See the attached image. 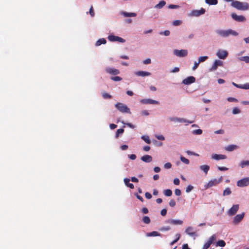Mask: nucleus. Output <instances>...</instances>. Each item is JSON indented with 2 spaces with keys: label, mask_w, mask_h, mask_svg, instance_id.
<instances>
[{
  "label": "nucleus",
  "mask_w": 249,
  "mask_h": 249,
  "mask_svg": "<svg viewBox=\"0 0 249 249\" xmlns=\"http://www.w3.org/2000/svg\"><path fill=\"white\" fill-rule=\"evenodd\" d=\"M238 148V146L236 145H230L225 147V150L228 151H232Z\"/></svg>",
  "instance_id": "393cba45"
},
{
  "label": "nucleus",
  "mask_w": 249,
  "mask_h": 249,
  "mask_svg": "<svg viewBox=\"0 0 249 249\" xmlns=\"http://www.w3.org/2000/svg\"><path fill=\"white\" fill-rule=\"evenodd\" d=\"M231 6L239 10L246 11L249 9V4L248 2H243L237 0L233 1Z\"/></svg>",
  "instance_id": "f257e3e1"
},
{
  "label": "nucleus",
  "mask_w": 249,
  "mask_h": 249,
  "mask_svg": "<svg viewBox=\"0 0 249 249\" xmlns=\"http://www.w3.org/2000/svg\"><path fill=\"white\" fill-rule=\"evenodd\" d=\"M121 14L125 17H135L137 16L135 13H128L126 12H122Z\"/></svg>",
  "instance_id": "4be33fe9"
},
{
  "label": "nucleus",
  "mask_w": 249,
  "mask_h": 249,
  "mask_svg": "<svg viewBox=\"0 0 249 249\" xmlns=\"http://www.w3.org/2000/svg\"><path fill=\"white\" fill-rule=\"evenodd\" d=\"M181 191L178 189H176L175 190V194L177 196H179L181 195Z\"/></svg>",
  "instance_id": "4d7b16f0"
},
{
  "label": "nucleus",
  "mask_w": 249,
  "mask_h": 249,
  "mask_svg": "<svg viewBox=\"0 0 249 249\" xmlns=\"http://www.w3.org/2000/svg\"><path fill=\"white\" fill-rule=\"evenodd\" d=\"M222 180V178L220 177L218 179H214L209 181L208 183L206 185V188H209L213 186H216L220 183Z\"/></svg>",
  "instance_id": "20e7f679"
},
{
  "label": "nucleus",
  "mask_w": 249,
  "mask_h": 249,
  "mask_svg": "<svg viewBox=\"0 0 249 249\" xmlns=\"http://www.w3.org/2000/svg\"><path fill=\"white\" fill-rule=\"evenodd\" d=\"M124 182L126 186L129 187L131 189H134V186L132 183H130V179L128 178H125L124 179Z\"/></svg>",
  "instance_id": "5701e85b"
},
{
  "label": "nucleus",
  "mask_w": 249,
  "mask_h": 249,
  "mask_svg": "<svg viewBox=\"0 0 249 249\" xmlns=\"http://www.w3.org/2000/svg\"><path fill=\"white\" fill-rule=\"evenodd\" d=\"M173 182H174V183L175 185H179V183H180V181H179V179H178V178H175V179H174Z\"/></svg>",
  "instance_id": "0e129e2a"
},
{
  "label": "nucleus",
  "mask_w": 249,
  "mask_h": 249,
  "mask_svg": "<svg viewBox=\"0 0 249 249\" xmlns=\"http://www.w3.org/2000/svg\"><path fill=\"white\" fill-rule=\"evenodd\" d=\"M216 235L215 234H213L209 238L208 241H211V244H212L214 241L216 240Z\"/></svg>",
  "instance_id": "a18cd8bd"
},
{
  "label": "nucleus",
  "mask_w": 249,
  "mask_h": 249,
  "mask_svg": "<svg viewBox=\"0 0 249 249\" xmlns=\"http://www.w3.org/2000/svg\"><path fill=\"white\" fill-rule=\"evenodd\" d=\"M186 153H187V154L189 155H195V156H198V154H196L193 152H191L190 151H186Z\"/></svg>",
  "instance_id": "e2e57ef3"
},
{
  "label": "nucleus",
  "mask_w": 249,
  "mask_h": 249,
  "mask_svg": "<svg viewBox=\"0 0 249 249\" xmlns=\"http://www.w3.org/2000/svg\"><path fill=\"white\" fill-rule=\"evenodd\" d=\"M174 53L175 55L179 57H185L187 54V51L186 50H175L174 51Z\"/></svg>",
  "instance_id": "1a4fd4ad"
},
{
  "label": "nucleus",
  "mask_w": 249,
  "mask_h": 249,
  "mask_svg": "<svg viewBox=\"0 0 249 249\" xmlns=\"http://www.w3.org/2000/svg\"><path fill=\"white\" fill-rule=\"evenodd\" d=\"M205 2L209 5H216L217 4V0H205Z\"/></svg>",
  "instance_id": "7c9ffc66"
},
{
  "label": "nucleus",
  "mask_w": 249,
  "mask_h": 249,
  "mask_svg": "<svg viewBox=\"0 0 249 249\" xmlns=\"http://www.w3.org/2000/svg\"><path fill=\"white\" fill-rule=\"evenodd\" d=\"M249 185V178H245L238 180L237 182V185L240 187H243Z\"/></svg>",
  "instance_id": "39448f33"
},
{
  "label": "nucleus",
  "mask_w": 249,
  "mask_h": 249,
  "mask_svg": "<svg viewBox=\"0 0 249 249\" xmlns=\"http://www.w3.org/2000/svg\"><path fill=\"white\" fill-rule=\"evenodd\" d=\"M228 53L223 50H218L216 52V56L220 59H225L228 56Z\"/></svg>",
  "instance_id": "423d86ee"
},
{
  "label": "nucleus",
  "mask_w": 249,
  "mask_h": 249,
  "mask_svg": "<svg viewBox=\"0 0 249 249\" xmlns=\"http://www.w3.org/2000/svg\"><path fill=\"white\" fill-rule=\"evenodd\" d=\"M141 102L143 104H156L159 105L160 103L158 101L151 99H144L141 101Z\"/></svg>",
  "instance_id": "ddd939ff"
},
{
  "label": "nucleus",
  "mask_w": 249,
  "mask_h": 249,
  "mask_svg": "<svg viewBox=\"0 0 249 249\" xmlns=\"http://www.w3.org/2000/svg\"><path fill=\"white\" fill-rule=\"evenodd\" d=\"M142 220L143 223H145L146 224H149L150 222V219L147 216H143V217L142 218Z\"/></svg>",
  "instance_id": "c9c22d12"
},
{
  "label": "nucleus",
  "mask_w": 249,
  "mask_h": 249,
  "mask_svg": "<svg viewBox=\"0 0 249 249\" xmlns=\"http://www.w3.org/2000/svg\"><path fill=\"white\" fill-rule=\"evenodd\" d=\"M239 205H233L232 207L228 211V213L229 215L232 216L235 214L239 209Z\"/></svg>",
  "instance_id": "9b49d317"
},
{
  "label": "nucleus",
  "mask_w": 249,
  "mask_h": 249,
  "mask_svg": "<svg viewBox=\"0 0 249 249\" xmlns=\"http://www.w3.org/2000/svg\"><path fill=\"white\" fill-rule=\"evenodd\" d=\"M231 16L232 18L237 21L242 22L246 20V18L243 16H238L234 13L232 14Z\"/></svg>",
  "instance_id": "2eb2a0df"
},
{
  "label": "nucleus",
  "mask_w": 249,
  "mask_h": 249,
  "mask_svg": "<svg viewBox=\"0 0 249 249\" xmlns=\"http://www.w3.org/2000/svg\"><path fill=\"white\" fill-rule=\"evenodd\" d=\"M200 168L202 170L205 174H207L209 170L210 167L207 165H203L200 166Z\"/></svg>",
  "instance_id": "a878e982"
},
{
  "label": "nucleus",
  "mask_w": 249,
  "mask_h": 249,
  "mask_svg": "<svg viewBox=\"0 0 249 249\" xmlns=\"http://www.w3.org/2000/svg\"><path fill=\"white\" fill-rule=\"evenodd\" d=\"M115 106L122 113H130V109L123 103H117L115 104Z\"/></svg>",
  "instance_id": "7ed1b4c3"
},
{
  "label": "nucleus",
  "mask_w": 249,
  "mask_h": 249,
  "mask_svg": "<svg viewBox=\"0 0 249 249\" xmlns=\"http://www.w3.org/2000/svg\"><path fill=\"white\" fill-rule=\"evenodd\" d=\"M110 79L114 81H120L122 79L121 77L118 76H112L110 77Z\"/></svg>",
  "instance_id": "37998d69"
},
{
  "label": "nucleus",
  "mask_w": 249,
  "mask_h": 249,
  "mask_svg": "<svg viewBox=\"0 0 249 249\" xmlns=\"http://www.w3.org/2000/svg\"><path fill=\"white\" fill-rule=\"evenodd\" d=\"M196 78L194 76H189L186 78L184 79L182 81V83L184 85H190L192 83H193L195 82Z\"/></svg>",
  "instance_id": "4468645a"
},
{
  "label": "nucleus",
  "mask_w": 249,
  "mask_h": 249,
  "mask_svg": "<svg viewBox=\"0 0 249 249\" xmlns=\"http://www.w3.org/2000/svg\"><path fill=\"white\" fill-rule=\"evenodd\" d=\"M106 71L107 73L112 75H117L120 73L119 70L113 68H107Z\"/></svg>",
  "instance_id": "dca6fc26"
},
{
  "label": "nucleus",
  "mask_w": 249,
  "mask_h": 249,
  "mask_svg": "<svg viewBox=\"0 0 249 249\" xmlns=\"http://www.w3.org/2000/svg\"><path fill=\"white\" fill-rule=\"evenodd\" d=\"M141 160L145 162H150L152 160V157L150 155H146L142 157Z\"/></svg>",
  "instance_id": "6ab92c4d"
},
{
  "label": "nucleus",
  "mask_w": 249,
  "mask_h": 249,
  "mask_svg": "<svg viewBox=\"0 0 249 249\" xmlns=\"http://www.w3.org/2000/svg\"><path fill=\"white\" fill-rule=\"evenodd\" d=\"M170 31L168 30H166L164 32H161L160 33V35H164L165 36H168L170 35Z\"/></svg>",
  "instance_id": "13d9d810"
},
{
  "label": "nucleus",
  "mask_w": 249,
  "mask_h": 249,
  "mask_svg": "<svg viewBox=\"0 0 249 249\" xmlns=\"http://www.w3.org/2000/svg\"><path fill=\"white\" fill-rule=\"evenodd\" d=\"M180 159L182 162L185 163L186 164H189L190 163L189 160L187 159L186 158L183 156H181L180 157Z\"/></svg>",
  "instance_id": "58836bf2"
},
{
  "label": "nucleus",
  "mask_w": 249,
  "mask_h": 249,
  "mask_svg": "<svg viewBox=\"0 0 249 249\" xmlns=\"http://www.w3.org/2000/svg\"><path fill=\"white\" fill-rule=\"evenodd\" d=\"M163 194L165 196H170L172 195V192L170 189H166L164 190Z\"/></svg>",
  "instance_id": "473e14b6"
},
{
  "label": "nucleus",
  "mask_w": 249,
  "mask_h": 249,
  "mask_svg": "<svg viewBox=\"0 0 249 249\" xmlns=\"http://www.w3.org/2000/svg\"><path fill=\"white\" fill-rule=\"evenodd\" d=\"M226 158H227V157L225 155L216 154H213L212 157V159L217 160H224V159H226Z\"/></svg>",
  "instance_id": "a211bd4d"
},
{
  "label": "nucleus",
  "mask_w": 249,
  "mask_h": 249,
  "mask_svg": "<svg viewBox=\"0 0 249 249\" xmlns=\"http://www.w3.org/2000/svg\"><path fill=\"white\" fill-rule=\"evenodd\" d=\"M169 204L171 207H173L176 205V202L174 199H171L170 200Z\"/></svg>",
  "instance_id": "603ef678"
},
{
  "label": "nucleus",
  "mask_w": 249,
  "mask_h": 249,
  "mask_svg": "<svg viewBox=\"0 0 249 249\" xmlns=\"http://www.w3.org/2000/svg\"><path fill=\"white\" fill-rule=\"evenodd\" d=\"M192 133L194 135H200L202 133V130L200 129H196L193 130Z\"/></svg>",
  "instance_id": "c03bdc74"
},
{
  "label": "nucleus",
  "mask_w": 249,
  "mask_h": 249,
  "mask_svg": "<svg viewBox=\"0 0 249 249\" xmlns=\"http://www.w3.org/2000/svg\"><path fill=\"white\" fill-rule=\"evenodd\" d=\"M145 196L146 198L149 199L150 198H151L152 197V196L151 195V194H150L148 192H146L145 193Z\"/></svg>",
  "instance_id": "338daca9"
},
{
  "label": "nucleus",
  "mask_w": 249,
  "mask_h": 249,
  "mask_svg": "<svg viewBox=\"0 0 249 249\" xmlns=\"http://www.w3.org/2000/svg\"><path fill=\"white\" fill-rule=\"evenodd\" d=\"M224 131L223 129H219V130H216L214 132V133L217 134H224Z\"/></svg>",
  "instance_id": "680f3d73"
},
{
  "label": "nucleus",
  "mask_w": 249,
  "mask_h": 249,
  "mask_svg": "<svg viewBox=\"0 0 249 249\" xmlns=\"http://www.w3.org/2000/svg\"><path fill=\"white\" fill-rule=\"evenodd\" d=\"M228 101H229V102H237V100L234 98H232V97H229L228 99H227Z\"/></svg>",
  "instance_id": "774afa93"
},
{
  "label": "nucleus",
  "mask_w": 249,
  "mask_h": 249,
  "mask_svg": "<svg viewBox=\"0 0 249 249\" xmlns=\"http://www.w3.org/2000/svg\"><path fill=\"white\" fill-rule=\"evenodd\" d=\"M136 75L140 76H149L151 74V73L149 72L144 71H137L136 73Z\"/></svg>",
  "instance_id": "b1692460"
},
{
  "label": "nucleus",
  "mask_w": 249,
  "mask_h": 249,
  "mask_svg": "<svg viewBox=\"0 0 249 249\" xmlns=\"http://www.w3.org/2000/svg\"><path fill=\"white\" fill-rule=\"evenodd\" d=\"M215 32L218 36L224 37H228L230 35L233 36H237L238 35V33L237 32L231 29H229L227 30H217Z\"/></svg>",
  "instance_id": "f03ea898"
},
{
  "label": "nucleus",
  "mask_w": 249,
  "mask_h": 249,
  "mask_svg": "<svg viewBox=\"0 0 249 249\" xmlns=\"http://www.w3.org/2000/svg\"><path fill=\"white\" fill-rule=\"evenodd\" d=\"M208 59V57L207 56H200L198 58V63H200L203 62Z\"/></svg>",
  "instance_id": "4c0bfd02"
},
{
  "label": "nucleus",
  "mask_w": 249,
  "mask_h": 249,
  "mask_svg": "<svg viewBox=\"0 0 249 249\" xmlns=\"http://www.w3.org/2000/svg\"><path fill=\"white\" fill-rule=\"evenodd\" d=\"M170 230V227L169 226L162 227L159 229L160 231H168Z\"/></svg>",
  "instance_id": "09e8293b"
},
{
  "label": "nucleus",
  "mask_w": 249,
  "mask_h": 249,
  "mask_svg": "<svg viewBox=\"0 0 249 249\" xmlns=\"http://www.w3.org/2000/svg\"><path fill=\"white\" fill-rule=\"evenodd\" d=\"M223 63L222 61L219 60H215L214 61L212 67L210 69L209 71H215L216 70L218 66H223Z\"/></svg>",
  "instance_id": "0eeeda50"
},
{
  "label": "nucleus",
  "mask_w": 249,
  "mask_h": 249,
  "mask_svg": "<svg viewBox=\"0 0 249 249\" xmlns=\"http://www.w3.org/2000/svg\"><path fill=\"white\" fill-rule=\"evenodd\" d=\"M185 232L190 236H193L196 235V232L194 231L193 228L192 227H188L185 231Z\"/></svg>",
  "instance_id": "aec40b11"
},
{
  "label": "nucleus",
  "mask_w": 249,
  "mask_h": 249,
  "mask_svg": "<svg viewBox=\"0 0 249 249\" xmlns=\"http://www.w3.org/2000/svg\"><path fill=\"white\" fill-rule=\"evenodd\" d=\"M226 245V243L224 240H220L218 241L216 243V246H219L221 247H223Z\"/></svg>",
  "instance_id": "2f4dec72"
},
{
  "label": "nucleus",
  "mask_w": 249,
  "mask_h": 249,
  "mask_svg": "<svg viewBox=\"0 0 249 249\" xmlns=\"http://www.w3.org/2000/svg\"><path fill=\"white\" fill-rule=\"evenodd\" d=\"M107 42L105 38H100L96 42V46H98L101 44H105Z\"/></svg>",
  "instance_id": "bb28decb"
},
{
  "label": "nucleus",
  "mask_w": 249,
  "mask_h": 249,
  "mask_svg": "<svg viewBox=\"0 0 249 249\" xmlns=\"http://www.w3.org/2000/svg\"><path fill=\"white\" fill-rule=\"evenodd\" d=\"M205 10L203 8H201L200 10H196L193 12V15L195 16H199L201 15H203L205 13Z\"/></svg>",
  "instance_id": "412c9836"
},
{
  "label": "nucleus",
  "mask_w": 249,
  "mask_h": 249,
  "mask_svg": "<svg viewBox=\"0 0 249 249\" xmlns=\"http://www.w3.org/2000/svg\"><path fill=\"white\" fill-rule=\"evenodd\" d=\"M164 168L166 169H170L172 167V164L170 162H167L164 164Z\"/></svg>",
  "instance_id": "5fc2aeb1"
},
{
  "label": "nucleus",
  "mask_w": 249,
  "mask_h": 249,
  "mask_svg": "<svg viewBox=\"0 0 249 249\" xmlns=\"http://www.w3.org/2000/svg\"><path fill=\"white\" fill-rule=\"evenodd\" d=\"M231 194V189L230 188L228 187L224 190L223 193V195L224 196H228V195H230Z\"/></svg>",
  "instance_id": "72a5a7b5"
},
{
  "label": "nucleus",
  "mask_w": 249,
  "mask_h": 249,
  "mask_svg": "<svg viewBox=\"0 0 249 249\" xmlns=\"http://www.w3.org/2000/svg\"><path fill=\"white\" fill-rule=\"evenodd\" d=\"M166 222L175 225H182L183 223V221L179 219H168L166 221Z\"/></svg>",
  "instance_id": "f3484780"
},
{
  "label": "nucleus",
  "mask_w": 249,
  "mask_h": 249,
  "mask_svg": "<svg viewBox=\"0 0 249 249\" xmlns=\"http://www.w3.org/2000/svg\"><path fill=\"white\" fill-rule=\"evenodd\" d=\"M176 236L177 237V238L175 240H174L173 242H172V243H171V245H172L176 243L179 240L180 236V234H177Z\"/></svg>",
  "instance_id": "3c124183"
},
{
  "label": "nucleus",
  "mask_w": 249,
  "mask_h": 249,
  "mask_svg": "<svg viewBox=\"0 0 249 249\" xmlns=\"http://www.w3.org/2000/svg\"><path fill=\"white\" fill-rule=\"evenodd\" d=\"M199 63H198V61L197 62H195V63H194V65L192 68L193 70H195L196 68H197V67H198L199 66Z\"/></svg>",
  "instance_id": "052dcab7"
},
{
  "label": "nucleus",
  "mask_w": 249,
  "mask_h": 249,
  "mask_svg": "<svg viewBox=\"0 0 249 249\" xmlns=\"http://www.w3.org/2000/svg\"><path fill=\"white\" fill-rule=\"evenodd\" d=\"M108 39L109 41L112 42L118 41L119 42L124 43L125 40L119 36H115L114 35H110L108 36Z\"/></svg>",
  "instance_id": "6e6552de"
},
{
  "label": "nucleus",
  "mask_w": 249,
  "mask_h": 249,
  "mask_svg": "<svg viewBox=\"0 0 249 249\" xmlns=\"http://www.w3.org/2000/svg\"><path fill=\"white\" fill-rule=\"evenodd\" d=\"M124 132V129L123 128L117 129L116 131V135H115L116 138H118L119 134L123 133Z\"/></svg>",
  "instance_id": "a19ab883"
},
{
  "label": "nucleus",
  "mask_w": 249,
  "mask_h": 249,
  "mask_svg": "<svg viewBox=\"0 0 249 249\" xmlns=\"http://www.w3.org/2000/svg\"><path fill=\"white\" fill-rule=\"evenodd\" d=\"M240 112V110L238 108H237V107H234V108H233V110H232V113H233V114H238V113H239Z\"/></svg>",
  "instance_id": "de8ad7c7"
},
{
  "label": "nucleus",
  "mask_w": 249,
  "mask_h": 249,
  "mask_svg": "<svg viewBox=\"0 0 249 249\" xmlns=\"http://www.w3.org/2000/svg\"><path fill=\"white\" fill-rule=\"evenodd\" d=\"M102 96L104 99H111L112 98L111 95L105 92L102 93Z\"/></svg>",
  "instance_id": "79ce46f5"
},
{
  "label": "nucleus",
  "mask_w": 249,
  "mask_h": 249,
  "mask_svg": "<svg viewBox=\"0 0 249 249\" xmlns=\"http://www.w3.org/2000/svg\"><path fill=\"white\" fill-rule=\"evenodd\" d=\"M211 241H207L203 246V249H208L211 246Z\"/></svg>",
  "instance_id": "49530a36"
},
{
  "label": "nucleus",
  "mask_w": 249,
  "mask_h": 249,
  "mask_svg": "<svg viewBox=\"0 0 249 249\" xmlns=\"http://www.w3.org/2000/svg\"><path fill=\"white\" fill-rule=\"evenodd\" d=\"M240 166L242 168L245 167L246 166H249V160H242L240 163Z\"/></svg>",
  "instance_id": "cd10ccee"
},
{
  "label": "nucleus",
  "mask_w": 249,
  "mask_h": 249,
  "mask_svg": "<svg viewBox=\"0 0 249 249\" xmlns=\"http://www.w3.org/2000/svg\"><path fill=\"white\" fill-rule=\"evenodd\" d=\"M166 4V2L164 0H161L159 3L155 6L157 8L160 9L163 7Z\"/></svg>",
  "instance_id": "c756f323"
},
{
  "label": "nucleus",
  "mask_w": 249,
  "mask_h": 249,
  "mask_svg": "<svg viewBox=\"0 0 249 249\" xmlns=\"http://www.w3.org/2000/svg\"><path fill=\"white\" fill-rule=\"evenodd\" d=\"M179 6L177 5L170 4L168 6V8L170 9H175L179 8Z\"/></svg>",
  "instance_id": "bf43d9fd"
},
{
  "label": "nucleus",
  "mask_w": 249,
  "mask_h": 249,
  "mask_svg": "<svg viewBox=\"0 0 249 249\" xmlns=\"http://www.w3.org/2000/svg\"><path fill=\"white\" fill-rule=\"evenodd\" d=\"M182 23V21L179 20H176L173 21V24L174 26H178L180 25Z\"/></svg>",
  "instance_id": "8fccbe9b"
},
{
  "label": "nucleus",
  "mask_w": 249,
  "mask_h": 249,
  "mask_svg": "<svg viewBox=\"0 0 249 249\" xmlns=\"http://www.w3.org/2000/svg\"><path fill=\"white\" fill-rule=\"evenodd\" d=\"M245 215V213H243L241 214L236 215L233 218V223L234 224H238L240 222L242 221Z\"/></svg>",
  "instance_id": "f8f14e48"
},
{
  "label": "nucleus",
  "mask_w": 249,
  "mask_h": 249,
  "mask_svg": "<svg viewBox=\"0 0 249 249\" xmlns=\"http://www.w3.org/2000/svg\"><path fill=\"white\" fill-rule=\"evenodd\" d=\"M169 119L172 121V122H179V123H181V122H184V123H188L189 124H192L194 122L193 121H187L184 119H183V118H177V117H169Z\"/></svg>",
  "instance_id": "9d476101"
},
{
  "label": "nucleus",
  "mask_w": 249,
  "mask_h": 249,
  "mask_svg": "<svg viewBox=\"0 0 249 249\" xmlns=\"http://www.w3.org/2000/svg\"><path fill=\"white\" fill-rule=\"evenodd\" d=\"M142 139L146 143L148 144H150L151 143V141L149 139V138L148 136H142L141 137Z\"/></svg>",
  "instance_id": "f704fd0d"
},
{
  "label": "nucleus",
  "mask_w": 249,
  "mask_h": 249,
  "mask_svg": "<svg viewBox=\"0 0 249 249\" xmlns=\"http://www.w3.org/2000/svg\"><path fill=\"white\" fill-rule=\"evenodd\" d=\"M240 60L245 61L246 63H249V56H242L239 58Z\"/></svg>",
  "instance_id": "ea45409f"
},
{
  "label": "nucleus",
  "mask_w": 249,
  "mask_h": 249,
  "mask_svg": "<svg viewBox=\"0 0 249 249\" xmlns=\"http://www.w3.org/2000/svg\"><path fill=\"white\" fill-rule=\"evenodd\" d=\"M87 14H89V15H90V16L91 17H93L95 15V13H94V9H93V7L92 6H91L90 8V9H89V12H87Z\"/></svg>",
  "instance_id": "e433bc0d"
},
{
  "label": "nucleus",
  "mask_w": 249,
  "mask_h": 249,
  "mask_svg": "<svg viewBox=\"0 0 249 249\" xmlns=\"http://www.w3.org/2000/svg\"><path fill=\"white\" fill-rule=\"evenodd\" d=\"M193 186H192V185H188L186 188V192L187 193L190 192L193 189Z\"/></svg>",
  "instance_id": "864d4df0"
},
{
  "label": "nucleus",
  "mask_w": 249,
  "mask_h": 249,
  "mask_svg": "<svg viewBox=\"0 0 249 249\" xmlns=\"http://www.w3.org/2000/svg\"><path fill=\"white\" fill-rule=\"evenodd\" d=\"M160 234L157 231H153L151 232L147 233V236H160Z\"/></svg>",
  "instance_id": "c85d7f7f"
},
{
  "label": "nucleus",
  "mask_w": 249,
  "mask_h": 249,
  "mask_svg": "<svg viewBox=\"0 0 249 249\" xmlns=\"http://www.w3.org/2000/svg\"><path fill=\"white\" fill-rule=\"evenodd\" d=\"M166 213H167V210H166V209H162V210L161 211V212H160V214H161V215H162V216H165V215H166Z\"/></svg>",
  "instance_id": "69168bd1"
},
{
  "label": "nucleus",
  "mask_w": 249,
  "mask_h": 249,
  "mask_svg": "<svg viewBox=\"0 0 249 249\" xmlns=\"http://www.w3.org/2000/svg\"><path fill=\"white\" fill-rule=\"evenodd\" d=\"M241 89H249V83H247L241 86Z\"/></svg>",
  "instance_id": "6e6d98bb"
}]
</instances>
